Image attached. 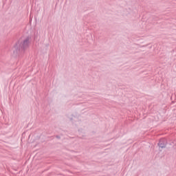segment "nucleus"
<instances>
[{"label": "nucleus", "instance_id": "nucleus-3", "mask_svg": "<svg viewBox=\"0 0 176 176\" xmlns=\"http://www.w3.org/2000/svg\"><path fill=\"white\" fill-rule=\"evenodd\" d=\"M56 138H60L58 136H56Z\"/></svg>", "mask_w": 176, "mask_h": 176}, {"label": "nucleus", "instance_id": "nucleus-2", "mask_svg": "<svg viewBox=\"0 0 176 176\" xmlns=\"http://www.w3.org/2000/svg\"><path fill=\"white\" fill-rule=\"evenodd\" d=\"M158 146L160 148H166V144H164V142L163 140H160L158 143Z\"/></svg>", "mask_w": 176, "mask_h": 176}, {"label": "nucleus", "instance_id": "nucleus-1", "mask_svg": "<svg viewBox=\"0 0 176 176\" xmlns=\"http://www.w3.org/2000/svg\"><path fill=\"white\" fill-rule=\"evenodd\" d=\"M17 46H19V44H16V47ZM28 46H30V37H27L19 44V50H25Z\"/></svg>", "mask_w": 176, "mask_h": 176}]
</instances>
